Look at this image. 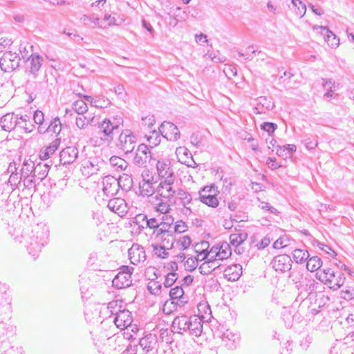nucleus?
Returning <instances> with one entry per match:
<instances>
[{
  "mask_svg": "<svg viewBox=\"0 0 354 354\" xmlns=\"http://www.w3.org/2000/svg\"><path fill=\"white\" fill-rule=\"evenodd\" d=\"M159 133L167 140L176 141L180 138V133L178 127L172 122L164 121L158 128Z\"/></svg>",
  "mask_w": 354,
  "mask_h": 354,
  "instance_id": "11",
  "label": "nucleus"
},
{
  "mask_svg": "<svg viewBox=\"0 0 354 354\" xmlns=\"http://www.w3.org/2000/svg\"><path fill=\"white\" fill-rule=\"evenodd\" d=\"M175 195H177V198L180 201L183 207L189 205L192 201V195L182 189H178Z\"/></svg>",
  "mask_w": 354,
  "mask_h": 354,
  "instance_id": "36",
  "label": "nucleus"
},
{
  "mask_svg": "<svg viewBox=\"0 0 354 354\" xmlns=\"http://www.w3.org/2000/svg\"><path fill=\"white\" fill-rule=\"evenodd\" d=\"M108 208L113 212L120 216L126 215L128 212V207L125 201L121 198L110 199L107 205Z\"/></svg>",
  "mask_w": 354,
  "mask_h": 354,
  "instance_id": "17",
  "label": "nucleus"
},
{
  "mask_svg": "<svg viewBox=\"0 0 354 354\" xmlns=\"http://www.w3.org/2000/svg\"><path fill=\"white\" fill-rule=\"evenodd\" d=\"M160 225L158 230H155L153 232V234L156 235V239H157V241H166L167 236H171V234L169 233L170 226L167 225L166 223H162L160 220Z\"/></svg>",
  "mask_w": 354,
  "mask_h": 354,
  "instance_id": "29",
  "label": "nucleus"
},
{
  "mask_svg": "<svg viewBox=\"0 0 354 354\" xmlns=\"http://www.w3.org/2000/svg\"><path fill=\"white\" fill-rule=\"evenodd\" d=\"M90 122L89 119L86 116L82 115L76 118V125L80 129H84L85 126Z\"/></svg>",
  "mask_w": 354,
  "mask_h": 354,
  "instance_id": "60",
  "label": "nucleus"
},
{
  "mask_svg": "<svg viewBox=\"0 0 354 354\" xmlns=\"http://www.w3.org/2000/svg\"><path fill=\"white\" fill-rule=\"evenodd\" d=\"M157 172L160 178L165 179L171 175H174L172 169L170 167L169 160H159L156 162Z\"/></svg>",
  "mask_w": 354,
  "mask_h": 354,
  "instance_id": "24",
  "label": "nucleus"
},
{
  "mask_svg": "<svg viewBox=\"0 0 354 354\" xmlns=\"http://www.w3.org/2000/svg\"><path fill=\"white\" fill-rule=\"evenodd\" d=\"M317 28L321 29L322 34L324 35L325 41L332 48H337L339 45V39L337 36L330 30L326 26H320Z\"/></svg>",
  "mask_w": 354,
  "mask_h": 354,
  "instance_id": "27",
  "label": "nucleus"
},
{
  "mask_svg": "<svg viewBox=\"0 0 354 354\" xmlns=\"http://www.w3.org/2000/svg\"><path fill=\"white\" fill-rule=\"evenodd\" d=\"M33 120L36 124L42 125L44 120L43 112L37 110L34 113Z\"/></svg>",
  "mask_w": 354,
  "mask_h": 354,
  "instance_id": "63",
  "label": "nucleus"
},
{
  "mask_svg": "<svg viewBox=\"0 0 354 354\" xmlns=\"http://www.w3.org/2000/svg\"><path fill=\"white\" fill-rule=\"evenodd\" d=\"M152 160L151 153L148 146L145 144L139 145L134 153L133 164L138 167H146L147 163H150Z\"/></svg>",
  "mask_w": 354,
  "mask_h": 354,
  "instance_id": "9",
  "label": "nucleus"
},
{
  "mask_svg": "<svg viewBox=\"0 0 354 354\" xmlns=\"http://www.w3.org/2000/svg\"><path fill=\"white\" fill-rule=\"evenodd\" d=\"M60 142H61L60 138L55 139L51 143L49 144L48 146H47L45 148L46 153H48L50 155H53L55 152V151L58 149V147L60 145Z\"/></svg>",
  "mask_w": 354,
  "mask_h": 354,
  "instance_id": "53",
  "label": "nucleus"
},
{
  "mask_svg": "<svg viewBox=\"0 0 354 354\" xmlns=\"http://www.w3.org/2000/svg\"><path fill=\"white\" fill-rule=\"evenodd\" d=\"M189 329H187V332L190 335L199 337L203 331V323L202 319L196 316H190L189 321L188 322Z\"/></svg>",
  "mask_w": 354,
  "mask_h": 354,
  "instance_id": "21",
  "label": "nucleus"
},
{
  "mask_svg": "<svg viewBox=\"0 0 354 354\" xmlns=\"http://www.w3.org/2000/svg\"><path fill=\"white\" fill-rule=\"evenodd\" d=\"M109 162L111 165L118 171H124L129 165V163L125 160L116 156H111Z\"/></svg>",
  "mask_w": 354,
  "mask_h": 354,
  "instance_id": "34",
  "label": "nucleus"
},
{
  "mask_svg": "<svg viewBox=\"0 0 354 354\" xmlns=\"http://www.w3.org/2000/svg\"><path fill=\"white\" fill-rule=\"evenodd\" d=\"M128 253L132 264L137 265L146 260L145 250L141 245H131V248L128 250Z\"/></svg>",
  "mask_w": 354,
  "mask_h": 354,
  "instance_id": "15",
  "label": "nucleus"
},
{
  "mask_svg": "<svg viewBox=\"0 0 354 354\" xmlns=\"http://www.w3.org/2000/svg\"><path fill=\"white\" fill-rule=\"evenodd\" d=\"M261 129L272 136L277 129V124L274 122H264L261 124Z\"/></svg>",
  "mask_w": 354,
  "mask_h": 354,
  "instance_id": "51",
  "label": "nucleus"
},
{
  "mask_svg": "<svg viewBox=\"0 0 354 354\" xmlns=\"http://www.w3.org/2000/svg\"><path fill=\"white\" fill-rule=\"evenodd\" d=\"M223 345L229 349L236 348L240 341V335L230 330H226L221 335Z\"/></svg>",
  "mask_w": 354,
  "mask_h": 354,
  "instance_id": "18",
  "label": "nucleus"
},
{
  "mask_svg": "<svg viewBox=\"0 0 354 354\" xmlns=\"http://www.w3.org/2000/svg\"><path fill=\"white\" fill-rule=\"evenodd\" d=\"M321 246L320 249L330 257H334L337 255L336 252L331 248L330 245H321Z\"/></svg>",
  "mask_w": 354,
  "mask_h": 354,
  "instance_id": "64",
  "label": "nucleus"
},
{
  "mask_svg": "<svg viewBox=\"0 0 354 354\" xmlns=\"http://www.w3.org/2000/svg\"><path fill=\"white\" fill-rule=\"evenodd\" d=\"M292 261L288 254H279L272 259L271 264L272 268L281 273L290 271L292 268Z\"/></svg>",
  "mask_w": 354,
  "mask_h": 354,
  "instance_id": "13",
  "label": "nucleus"
},
{
  "mask_svg": "<svg viewBox=\"0 0 354 354\" xmlns=\"http://www.w3.org/2000/svg\"><path fill=\"white\" fill-rule=\"evenodd\" d=\"M98 133L101 140L111 142L113 140L114 131L117 129L111 124L109 118H104L98 123Z\"/></svg>",
  "mask_w": 354,
  "mask_h": 354,
  "instance_id": "12",
  "label": "nucleus"
},
{
  "mask_svg": "<svg viewBox=\"0 0 354 354\" xmlns=\"http://www.w3.org/2000/svg\"><path fill=\"white\" fill-rule=\"evenodd\" d=\"M224 274L230 281H237L242 274V266L240 264L229 266L224 270Z\"/></svg>",
  "mask_w": 354,
  "mask_h": 354,
  "instance_id": "26",
  "label": "nucleus"
},
{
  "mask_svg": "<svg viewBox=\"0 0 354 354\" xmlns=\"http://www.w3.org/2000/svg\"><path fill=\"white\" fill-rule=\"evenodd\" d=\"M147 289L151 294L158 295L161 293L162 284L159 281L153 279L148 283Z\"/></svg>",
  "mask_w": 354,
  "mask_h": 354,
  "instance_id": "43",
  "label": "nucleus"
},
{
  "mask_svg": "<svg viewBox=\"0 0 354 354\" xmlns=\"http://www.w3.org/2000/svg\"><path fill=\"white\" fill-rule=\"evenodd\" d=\"M44 62V58L38 54H32L26 61V73L36 79Z\"/></svg>",
  "mask_w": 354,
  "mask_h": 354,
  "instance_id": "10",
  "label": "nucleus"
},
{
  "mask_svg": "<svg viewBox=\"0 0 354 354\" xmlns=\"http://www.w3.org/2000/svg\"><path fill=\"white\" fill-rule=\"evenodd\" d=\"M41 245H28L26 250L30 257L33 258V259H36L41 251Z\"/></svg>",
  "mask_w": 354,
  "mask_h": 354,
  "instance_id": "48",
  "label": "nucleus"
},
{
  "mask_svg": "<svg viewBox=\"0 0 354 354\" xmlns=\"http://www.w3.org/2000/svg\"><path fill=\"white\" fill-rule=\"evenodd\" d=\"M62 123L59 118H55L53 120L50 121V124L48 125L46 131L50 133H55L56 136H58L62 130Z\"/></svg>",
  "mask_w": 354,
  "mask_h": 354,
  "instance_id": "40",
  "label": "nucleus"
},
{
  "mask_svg": "<svg viewBox=\"0 0 354 354\" xmlns=\"http://www.w3.org/2000/svg\"><path fill=\"white\" fill-rule=\"evenodd\" d=\"M292 3L295 7V13L297 15L302 17L306 11V5L300 0H292Z\"/></svg>",
  "mask_w": 354,
  "mask_h": 354,
  "instance_id": "46",
  "label": "nucleus"
},
{
  "mask_svg": "<svg viewBox=\"0 0 354 354\" xmlns=\"http://www.w3.org/2000/svg\"><path fill=\"white\" fill-rule=\"evenodd\" d=\"M319 285L315 279L306 278L304 286L299 290V295H304L305 297H308L317 289Z\"/></svg>",
  "mask_w": 354,
  "mask_h": 354,
  "instance_id": "28",
  "label": "nucleus"
},
{
  "mask_svg": "<svg viewBox=\"0 0 354 354\" xmlns=\"http://www.w3.org/2000/svg\"><path fill=\"white\" fill-rule=\"evenodd\" d=\"M174 245H170L169 248H166L165 245H152L153 246V251L155 254L162 259H165L168 257V250H171Z\"/></svg>",
  "mask_w": 354,
  "mask_h": 354,
  "instance_id": "42",
  "label": "nucleus"
},
{
  "mask_svg": "<svg viewBox=\"0 0 354 354\" xmlns=\"http://www.w3.org/2000/svg\"><path fill=\"white\" fill-rule=\"evenodd\" d=\"M342 297L346 300H351L354 298V289L351 287H346L342 290Z\"/></svg>",
  "mask_w": 354,
  "mask_h": 354,
  "instance_id": "56",
  "label": "nucleus"
},
{
  "mask_svg": "<svg viewBox=\"0 0 354 354\" xmlns=\"http://www.w3.org/2000/svg\"><path fill=\"white\" fill-rule=\"evenodd\" d=\"M214 259L211 261H208L206 262H203L198 268L199 272L203 275H207L210 274L213 271V268H209V263L214 261Z\"/></svg>",
  "mask_w": 354,
  "mask_h": 354,
  "instance_id": "55",
  "label": "nucleus"
},
{
  "mask_svg": "<svg viewBox=\"0 0 354 354\" xmlns=\"http://www.w3.org/2000/svg\"><path fill=\"white\" fill-rule=\"evenodd\" d=\"M18 118V115H15L14 113H8L4 115L0 121L2 129L6 131H11L17 127V124H21L23 120L17 122Z\"/></svg>",
  "mask_w": 354,
  "mask_h": 354,
  "instance_id": "16",
  "label": "nucleus"
},
{
  "mask_svg": "<svg viewBox=\"0 0 354 354\" xmlns=\"http://www.w3.org/2000/svg\"><path fill=\"white\" fill-rule=\"evenodd\" d=\"M146 222V228L153 229V230H158L160 225V219L156 218H148L147 216Z\"/></svg>",
  "mask_w": 354,
  "mask_h": 354,
  "instance_id": "54",
  "label": "nucleus"
},
{
  "mask_svg": "<svg viewBox=\"0 0 354 354\" xmlns=\"http://www.w3.org/2000/svg\"><path fill=\"white\" fill-rule=\"evenodd\" d=\"M160 134V133H159V131H156V130H153L150 133L149 135L145 136L151 148H153L160 144L161 141Z\"/></svg>",
  "mask_w": 354,
  "mask_h": 354,
  "instance_id": "39",
  "label": "nucleus"
},
{
  "mask_svg": "<svg viewBox=\"0 0 354 354\" xmlns=\"http://www.w3.org/2000/svg\"><path fill=\"white\" fill-rule=\"evenodd\" d=\"M21 57L19 54L12 51H6L0 58V67L6 73L17 69L20 64Z\"/></svg>",
  "mask_w": 354,
  "mask_h": 354,
  "instance_id": "6",
  "label": "nucleus"
},
{
  "mask_svg": "<svg viewBox=\"0 0 354 354\" xmlns=\"http://www.w3.org/2000/svg\"><path fill=\"white\" fill-rule=\"evenodd\" d=\"M147 215L145 214H138L134 218L133 223L138 225L140 230L146 228Z\"/></svg>",
  "mask_w": 354,
  "mask_h": 354,
  "instance_id": "52",
  "label": "nucleus"
},
{
  "mask_svg": "<svg viewBox=\"0 0 354 354\" xmlns=\"http://www.w3.org/2000/svg\"><path fill=\"white\" fill-rule=\"evenodd\" d=\"M189 321V317L183 315L180 316H178L174 318L172 322L171 328L172 332L183 334V333H187V329H189L188 322Z\"/></svg>",
  "mask_w": 354,
  "mask_h": 354,
  "instance_id": "20",
  "label": "nucleus"
},
{
  "mask_svg": "<svg viewBox=\"0 0 354 354\" xmlns=\"http://www.w3.org/2000/svg\"><path fill=\"white\" fill-rule=\"evenodd\" d=\"M23 120L21 124H17V127L23 129L25 132L30 133L32 131V124H30V117L27 115H21L18 118L17 122Z\"/></svg>",
  "mask_w": 354,
  "mask_h": 354,
  "instance_id": "41",
  "label": "nucleus"
},
{
  "mask_svg": "<svg viewBox=\"0 0 354 354\" xmlns=\"http://www.w3.org/2000/svg\"><path fill=\"white\" fill-rule=\"evenodd\" d=\"M35 166L33 162L30 161L28 162V161H24L21 169V176L24 178L25 180H27L28 183H32L33 179H28L29 177L33 175V170Z\"/></svg>",
  "mask_w": 354,
  "mask_h": 354,
  "instance_id": "32",
  "label": "nucleus"
},
{
  "mask_svg": "<svg viewBox=\"0 0 354 354\" xmlns=\"http://www.w3.org/2000/svg\"><path fill=\"white\" fill-rule=\"evenodd\" d=\"M169 175L170 176L162 180L157 187L158 196L167 199L169 201L174 198L177 192V189H174L172 186L175 179L174 175Z\"/></svg>",
  "mask_w": 354,
  "mask_h": 354,
  "instance_id": "8",
  "label": "nucleus"
},
{
  "mask_svg": "<svg viewBox=\"0 0 354 354\" xmlns=\"http://www.w3.org/2000/svg\"><path fill=\"white\" fill-rule=\"evenodd\" d=\"M306 262V268L310 272H315L319 269L322 266V261L317 256H313L308 258Z\"/></svg>",
  "mask_w": 354,
  "mask_h": 354,
  "instance_id": "37",
  "label": "nucleus"
},
{
  "mask_svg": "<svg viewBox=\"0 0 354 354\" xmlns=\"http://www.w3.org/2000/svg\"><path fill=\"white\" fill-rule=\"evenodd\" d=\"M118 306L117 301H112L108 304L107 310L110 313V316H114L113 322L117 328L120 329H128V326L133 322L131 313L127 309L115 310Z\"/></svg>",
  "mask_w": 354,
  "mask_h": 354,
  "instance_id": "3",
  "label": "nucleus"
},
{
  "mask_svg": "<svg viewBox=\"0 0 354 354\" xmlns=\"http://www.w3.org/2000/svg\"><path fill=\"white\" fill-rule=\"evenodd\" d=\"M292 257L297 263H302L309 258V253L306 250L295 249L292 252Z\"/></svg>",
  "mask_w": 354,
  "mask_h": 354,
  "instance_id": "38",
  "label": "nucleus"
},
{
  "mask_svg": "<svg viewBox=\"0 0 354 354\" xmlns=\"http://www.w3.org/2000/svg\"><path fill=\"white\" fill-rule=\"evenodd\" d=\"M136 141V136L133 132L129 129H125L119 136L118 147L127 154L133 152Z\"/></svg>",
  "mask_w": 354,
  "mask_h": 354,
  "instance_id": "7",
  "label": "nucleus"
},
{
  "mask_svg": "<svg viewBox=\"0 0 354 354\" xmlns=\"http://www.w3.org/2000/svg\"><path fill=\"white\" fill-rule=\"evenodd\" d=\"M153 178L151 177V180L144 179L142 183H140L139 185V189L140 194L142 196H151L154 193V187H153Z\"/></svg>",
  "mask_w": 354,
  "mask_h": 354,
  "instance_id": "30",
  "label": "nucleus"
},
{
  "mask_svg": "<svg viewBox=\"0 0 354 354\" xmlns=\"http://www.w3.org/2000/svg\"><path fill=\"white\" fill-rule=\"evenodd\" d=\"M133 268L129 266H122L121 270L112 281L113 286L117 289L129 287L132 284L131 275Z\"/></svg>",
  "mask_w": 354,
  "mask_h": 354,
  "instance_id": "5",
  "label": "nucleus"
},
{
  "mask_svg": "<svg viewBox=\"0 0 354 354\" xmlns=\"http://www.w3.org/2000/svg\"><path fill=\"white\" fill-rule=\"evenodd\" d=\"M151 203L155 210L161 214H168L171 211L170 205L161 196L158 195L155 196L152 198Z\"/></svg>",
  "mask_w": 354,
  "mask_h": 354,
  "instance_id": "23",
  "label": "nucleus"
},
{
  "mask_svg": "<svg viewBox=\"0 0 354 354\" xmlns=\"http://www.w3.org/2000/svg\"><path fill=\"white\" fill-rule=\"evenodd\" d=\"M111 104V101L108 98H106L104 97H95V101L93 102V106L100 109L106 108Z\"/></svg>",
  "mask_w": 354,
  "mask_h": 354,
  "instance_id": "49",
  "label": "nucleus"
},
{
  "mask_svg": "<svg viewBox=\"0 0 354 354\" xmlns=\"http://www.w3.org/2000/svg\"><path fill=\"white\" fill-rule=\"evenodd\" d=\"M258 104L261 106L263 109L270 111L272 110L274 107V102L270 98H268L266 96H261L258 97Z\"/></svg>",
  "mask_w": 354,
  "mask_h": 354,
  "instance_id": "45",
  "label": "nucleus"
},
{
  "mask_svg": "<svg viewBox=\"0 0 354 354\" xmlns=\"http://www.w3.org/2000/svg\"><path fill=\"white\" fill-rule=\"evenodd\" d=\"M217 195L218 194H210V193H209V194H204V195H202L201 194V196H199L198 200L201 203L205 204L206 205H207L210 207L216 208L219 205V201L216 197Z\"/></svg>",
  "mask_w": 354,
  "mask_h": 354,
  "instance_id": "33",
  "label": "nucleus"
},
{
  "mask_svg": "<svg viewBox=\"0 0 354 354\" xmlns=\"http://www.w3.org/2000/svg\"><path fill=\"white\" fill-rule=\"evenodd\" d=\"M48 171L49 165L48 164L39 163L35 166L33 170V175L31 178H37L41 181L47 176Z\"/></svg>",
  "mask_w": 354,
  "mask_h": 354,
  "instance_id": "31",
  "label": "nucleus"
},
{
  "mask_svg": "<svg viewBox=\"0 0 354 354\" xmlns=\"http://www.w3.org/2000/svg\"><path fill=\"white\" fill-rule=\"evenodd\" d=\"M178 279V274L176 272H169L165 276L163 285L165 288L171 287Z\"/></svg>",
  "mask_w": 354,
  "mask_h": 354,
  "instance_id": "47",
  "label": "nucleus"
},
{
  "mask_svg": "<svg viewBox=\"0 0 354 354\" xmlns=\"http://www.w3.org/2000/svg\"><path fill=\"white\" fill-rule=\"evenodd\" d=\"M184 290L180 286H177L170 290L169 296L172 304L176 303L178 304V301L183 302L181 300L183 298Z\"/></svg>",
  "mask_w": 354,
  "mask_h": 354,
  "instance_id": "35",
  "label": "nucleus"
},
{
  "mask_svg": "<svg viewBox=\"0 0 354 354\" xmlns=\"http://www.w3.org/2000/svg\"><path fill=\"white\" fill-rule=\"evenodd\" d=\"M209 193L214 194H219L218 187L215 185V184H211L210 185L204 186L198 192L199 196H201V194L202 195H204L209 194Z\"/></svg>",
  "mask_w": 354,
  "mask_h": 354,
  "instance_id": "50",
  "label": "nucleus"
},
{
  "mask_svg": "<svg viewBox=\"0 0 354 354\" xmlns=\"http://www.w3.org/2000/svg\"><path fill=\"white\" fill-rule=\"evenodd\" d=\"M266 164L268 165V167L272 170L279 169L281 167V165L277 162L274 158H268Z\"/></svg>",
  "mask_w": 354,
  "mask_h": 354,
  "instance_id": "62",
  "label": "nucleus"
},
{
  "mask_svg": "<svg viewBox=\"0 0 354 354\" xmlns=\"http://www.w3.org/2000/svg\"><path fill=\"white\" fill-rule=\"evenodd\" d=\"M348 344H346L345 342H342L341 344V352L340 354H353L354 353V346L353 345L346 346Z\"/></svg>",
  "mask_w": 354,
  "mask_h": 354,
  "instance_id": "61",
  "label": "nucleus"
},
{
  "mask_svg": "<svg viewBox=\"0 0 354 354\" xmlns=\"http://www.w3.org/2000/svg\"><path fill=\"white\" fill-rule=\"evenodd\" d=\"M303 270L298 266H295L289 273V278L295 285V287L299 290L304 285L307 277H304Z\"/></svg>",
  "mask_w": 354,
  "mask_h": 354,
  "instance_id": "22",
  "label": "nucleus"
},
{
  "mask_svg": "<svg viewBox=\"0 0 354 354\" xmlns=\"http://www.w3.org/2000/svg\"><path fill=\"white\" fill-rule=\"evenodd\" d=\"M22 178L23 177L21 174H19L18 173H12L8 179V183H10L12 187H17Z\"/></svg>",
  "mask_w": 354,
  "mask_h": 354,
  "instance_id": "58",
  "label": "nucleus"
},
{
  "mask_svg": "<svg viewBox=\"0 0 354 354\" xmlns=\"http://www.w3.org/2000/svg\"><path fill=\"white\" fill-rule=\"evenodd\" d=\"M13 43L12 40L7 37L0 38V53L3 52L6 48L10 46Z\"/></svg>",
  "mask_w": 354,
  "mask_h": 354,
  "instance_id": "59",
  "label": "nucleus"
},
{
  "mask_svg": "<svg viewBox=\"0 0 354 354\" xmlns=\"http://www.w3.org/2000/svg\"><path fill=\"white\" fill-rule=\"evenodd\" d=\"M103 192L106 195H115L120 185V180L113 176H108L103 179Z\"/></svg>",
  "mask_w": 354,
  "mask_h": 354,
  "instance_id": "19",
  "label": "nucleus"
},
{
  "mask_svg": "<svg viewBox=\"0 0 354 354\" xmlns=\"http://www.w3.org/2000/svg\"><path fill=\"white\" fill-rule=\"evenodd\" d=\"M197 252V257H194L198 261H204V262L211 261L212 259H227L232 254L230 245H214L209 248L210 245H207V248L198 251L197 248L199 245H194Z\"/></svg>",
  "mask_w": 354,
  "mask_h": 354,
  "instance_id": "1",
  "label": "nucleus"
},
{
  "mask_svg": "<svg viewBox=\"0 0 354 354\" xmlns=\"http://www.w3.org/2000/svg\"><path fill=\"white\" fill-rule=\"evenodd\" d=\"M138 354H155L158 350V339L155 334H147L136 344Z\"/></svg>",
  "mask_w": 354,
  "mask_h": 354,
  "instance_id": "4",
  "label": "nucleus"
},
{
  "mask_svg": "<svg viewBox=\"0 0 354 354\" xmlns=\"http://www.w3.org/2000/svg\"><path fill=\"white\" fill-rule=\"evenodd\" d=\"M79 151L75 146H69L59 153V161L62 165H70L78 158Z\"/></svg>",
  "mask_w": 354,
  "mask_h": 354,
  "instance_id": "14",
  "label": "nucleus"
},
{
  "mask_svg": "<svg viewBox=\"0 0 354 354\" xmlns=\"http://www.w3.org/2000/svg\"><path fill=\"white\" fill-rule=\"evenodd\" d=\"M198 265V260L196 259L194 257L188 258L185 263V267L186 268V269H187L190 271L196 268Z\"/></svg>",
  "mask_w": 354,
  "mask_h": 354,
  "instance_id": "57",
  "label": "nucleus"
},
{
  "mask_svg": "<svg viewBox=\"0 0 354 354\" xmlns=\"http://www.w3.org/2000/svg\"><path fill=\"white\" fill-rule=\"evenodd\" d=\"M103 163L104 160L100 158L91 157L84 162L83 167L84 169L87 168L89 169L88 171V174L93 175L97 174Z\"/></svg>",
  "mask_w": 354,
  "mask_h": 354,
  "instance_id": "25",
  "label": "nucleus"
},
{
  "mask_svg": "<svg viewBox=\"0 0 354 354\" xmlns=\"http://www.w3.org/2000/svg\"><path fill=\"white\" fill-rule=\"evenodd\" d=\"M72 109L79 115H83L87 111L88 106L84 101L79 100L73 102Z\"/></svg>",
  "mask_w": 354,
  "mask_h": 354,
  "instance_id": "44",
  "label": "nucleus"
},
{
  "mask_svg": "<svg viewBox=\"0 0 354 354\" xmlns=\"http://www.w3.org/2000/svg\"><path fill=\"white\" fill-rule=\"evenodd\" d=\"M317 277L319 280L333 290H337L342 286L346 279L343 272L335 271L331 268L321 270L317 273Z\"/></svg>",
  "mask_w": 354,
  "mask_h": 354,
  "instance_id": "2",
  "label": "nucleus"
}]
</instances>
